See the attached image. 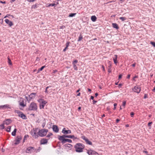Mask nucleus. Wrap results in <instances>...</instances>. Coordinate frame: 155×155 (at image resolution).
<instances>
[{
	"label": "nucleus",
	"mask_w": 155,
	"mask_h": 155,
	"mask_svg": "<svg viewBox=\"0 0 155 155\" xmlns=\"http://www.w3.org/2000/svg\"><path fill=\"white\" fill-rule=\"evenodd\" d=\"M84 147V145L83 144L80 143H77L74 146V148L75 149L76 151L78 153L82 152Z\"/></svg>",
	"instance_id": "1"
},
{
	"label": "nucleus",
	"mask_w": 155,
	"mask_h": 155,
	"mask_svg": "<svg viewBox=\"0 0 155 155\" xmlns=\"http://www.w3.org/2000/svg\"><path fill=\"white\" fill-rule=\"evenodd\" d=\"M25 152L27 153H31L35 152L37 153L39 152V149H37L33 147H29L27 148Z\"/></svg>",
	"instance_id": "2"
},
{
	"label": "nucleus",
	"mask_w": 155,
	"mask_h": 155,
	"mask_svg": "<svg viewBox=\"0 0 155 155\" xmlns=\"http://www.w3.org/2000/svg\"><path fill=\"white\" fill-rule=\"evenodd\" d=\"M63 136V135H58V140L61 141V142L63 144L65 143L66 142H68L70 143L72 142V140H71L65 139V137H64Z\"/></svg>",
	"instance_id": "3"
},
{
	"label": "nucleus",
	"mask_w": 155,
	"mask_h": 155,
	"mask_svg": "<svg viewBox=\"0 0 155 155\" xmlns=\"http://www.w3.org/2000/svg\"><path fill=\"white\" fill-rule=\"evenodd\" d=\"M38 109L37 104L34 102H31L29 105L28 110H36Z\"/></svg>",
	"instance_id": "4"
},
{
	"label": "nucleus",
	"mask_w": 155,
	"mask_h": 155,
	"mask_svg": "<svg viewBox=\"0 0 155 155\" xmlns=\"http://www.w3.org/2000/svg\"><path fill=\"white\" fill-rule=\"evenodd\" d=\"M38 101L40 103L39 107L40 109H43L45 104L47 103V102L46 101H45L42 99H40Z\"/></svg>",
	"instance_id": "5"
},
{
	"label": "nucleus",
	"mask_w": 155,
	"mask_h": 155,
	"mask_svg": "<svg viewBox=\"0 0 155 155\" xmlns=\"http://www.w3.org/2000/svg\"><path fill=\"white\" fill-rule=\"evenodd\" d=\"M48 131V130L47 129H42L40 130L38 132L39 136L41 137H44L46 135Z\"/></svg>",
	"instance_id": "6"
},
{
	"label": "nucleus",
	"mask_w": 155,
	"mask_h": 155,
	"mask_svg": "<svg viewBox=\"0 0 155 155\" xmlns=\"http://www.w3.org/2000/svg\"><path fill=\"white\" fill-rule=\"evenodd\" d=\"M36 93H32L29 96V98L28 97L26 96L25 98L28 102H30L32 99H34L35 97Z\"/></svg>",
	"instance_id": "7"
},
{
	"label": "nucleus",
	"mask_w": 155,
	"mask_h": 155,
	"mask_svg": "<svg viewBox=\"0 0 155 155\" xmlns=\"http://www.w3.org/2000/svg\"><path fill=\"white\" fill-rule=\"evenodd\" d=\"M31 134L32 135V137L35 138H37L38 136V133H37V130L36 129H33L31 132Z\"/></svg>",
	"instance_id": "8"
},
{
	"label": "nucleus",
	"mask_w": 155,
	"mask_h": 155,
	"mask_svg": "<svg viewBox=\"0 0 155 155\" xmlns=\"http://www.w3.org/2000/svg\"><path fill=\"white\" fill-rule=\"evenodd\" d=\"M132 90L134 92L139 94L141 91V87L140 86L136 85L132 88Z\"/></svg>",
	"instance_id": "9"
},
{
	"label": "nucleus",
	"mask_w": 155,
	"mask_h": 155,
	"mask_svg": "<svg viewBox=\"0 0 155 155\" xmlns=\"http://www.w3.org/2000/svg\"><path fill=\"white\" fill-rule=\"evenodd\" d=\"M87 153L89 155H99L97 152L91 149L87 150Z\"/></svg>",
	"instance_id": "10"
},
{
	"label": "nucleus",
	"mask_w": 155,
	"mask_h": 155,
	"mask_svg": "<svg viewBox=\"0 0 155 155\" xmlns=\"http://www.w3.org/2000/svg\"><path fill=\"white\" fill-rule=\"evenodd\" d=\"M20 106L22 107H24L26 106V103H24V100L22 98H21L20 101L18 102Z\"/></svg>",
	"instance_id": "11"
},
{
	"label": "nucleus",
	"mask_w": 155,
	"mask_h": 155,
	"mask_svg": "<svg viewBox=\"0 0 155 155\" xmlns=\"http://www.w3.org/2000/svg\"><path fill=\"white\" fill-rule=\"evenodd\" d=\"M22 137L21 136H17L15 140V144L17 145L18 144L20 143V140H21Z\"/></svg>",
	"instance_id": "12"
},
{
	"label": "nucleus",
	"mask_w": 155,
	"mask_h": 155,
	"mask_svg": "<svg viewBox=\"0 0 155 155\" xmlns=\"http://www.w3.org/2000/svg\"><path fill=\"white\" fill-rule=\"evenodd\" d=\"M81 138L85 141L87 144L90 145H92V142L90 141L87 138L85 137V136H82Z\"/></svg>",
	"instance_id": "13"
},
{
	"label": "nucleus",
	"mask_w": 155,
	"mask_h": 155,
	"mask_svg": "<svg viewBox=\"0 0 155 155\" xmlns=\"http://www.w3.org/2000/svg\"><path fill=\"white\" fill-rule=\"evenodd\" d=\"M10 106L8 104H6L4 105L0 106V109H10Z\"/></svg>",
	"instance_id": "14"
},
{
	"label": "nucleus",
	"mask_w": 155,
	"mask_h": 155,
	"mask_svg": "<svg viewBox=\"0 0 155 155\" xmlns=\"http://www.w3.org/2000/svg\"><path fill=\"white\" fill-rule=\"evenodd\" d=\"M15 112L16 114V115L18 116H25L22 112L19 110H15Z\"/></svg>",
	"instance_id": "15"
},
{
	"label": "nucleus",
	"mask_w": 155,
	"mask_h": 155,
	"mask_svg": "<svg viewBox=\"0 0 155 155\" xmlns=\"http://www.w3.org/2000/svg\"><path fill=\"white\" fill-rule=\"evenodd\" d=\"M12 122V120L10 119H6L3 121L5 124L8 125L11 123Z\"/></svg>",
	"instance_id": "16"
},
{
	"label": "nucleus",
	"mask_w": 155,
	"mask_h": 155,
	"mask_svg": "<svg viewBox=\"0 0 155 155\" xmlns=\"http://www.w3.org/2000/svg\"><path fill=\"white\" fill-rule=\"evenodd\" d=\"M62 133L64 134H71V130H66L65 128H64L62 131Z\"/></svg>",
	"instance_id": "17"
},
{
	"label": "nucleus",
	"mask_w": 155,
	"mask_h": 155,
	"mask_svg": "<svg viewBox=\"0 0 155 155\" xmlns=\"http://www.w3.org/2000/svg\"><path fill=\"white\" fill-rule=\"evenodd\" d=\"M48 140L45 138L42 139L40 140V144H45L48 143Z\"/></svg>",
	"instance_id": "18"
},
{
	"label": "nucleus",
	"mask_w": 155,
	"mask_h": 155,
	"mask_svg": "<svg viewBox=\"0 0 155 155\" xmlns=\"http://www.w3.org/2000/svg\"><path fill=\"white\" fill-rule=\"evenodd\" d=\"M63 135L64 136V137L71 138H73L74 140L77 139V137H75L73 135Z\"/></svg>",
	"instance_id": "19"
},
{
	"label": "nucleus",
	"mask_w": 155,
	"mask_h": 155,
	"mask_svg": "<svg viewBox=\"0 0 155 155\" xmlns=\"http://www.w3.org/2000/svg\"><path fill=\"white\" fill-rule=\"evenodd\" d=\"M5 22L8 24L10 27H11L13 25V24L11 21H10L8 19H6L5 20Z\"/></svg>",
	"instance_id": "20"
},
{
	"label": "nucleus",
	"mask_w": 155,
	"mask_h": 155,
	"mask_svg": "<svg viewBox=\"0 0 155 155\" xmlns=\"http://www.w3.org/2000/svg\"><path fill=\"white\" fill-rule=\"evenodd\" d=\"M53 130L55 132L57 133L59 131V128L58 126L53 125L52 127Z\"/></svg>",
	"instance_id": "21"
},
{
	"label": "nucleus",
	"mask_w": 155,
	"mask_h": 155,
	"mask_svg": "<svg viewBox=\"0 0 155 155\" xmlns=\"http://www.w3.org/2000/svg\"><path fill=\"white\" fill-rule=\"evenodd\" d=\"M117 55H114V57L113 58V61L114 63L116 64L117 63Z\"/></svg>",
	"instance_id": "22"
},
{
	"label": "nucleus",
	"mask_w": 155,
	"mask_h": 155,
	"mask_svg": "<svg viewBox=\"0 0 155 155\" xmlns=\"http://www.w3.org/2000/svg\"><path fill=\"white\" fill-rule=\"evenodd\" d=\"M112 25L114 28H116V29H118L119 28V27L117 24L116 23H113Z\"/></svg>",
	"instance_id": "23"
},
{
	"label": "nucleus",
	"mask_w": 155,
	"mask_h": 155,
	"mask_svg": "<svg viewBox=\"0 0 155 155\" xmlns=\"http://www.w3.org/2000/svg\"><path fill=\"white\" fill-rule=\"evenodd\" d=\"M91 19L94 22L96 20L97 18L95 15H93L91 17Z\"/></svg>",
	"instance_id": "24"
},
{
	"label": "nucleus",
	"mask_w": 155,
	"mask_h": 155,
	"mask_svg": "<svg viewBox=\"0 0 155 155\" xmlns=\"http://www.w3.org/2000/svg\"><path fill=\"white\" fill-rule=\"evenodd\" d=\"M55 5V3L47 4H46V6L47 7H49L51 6H53Z\"/></svg>",
	"instance_id": "25"
},
{
	"label": "nucleus",
	"mask_w": 155,
	"mask_h": 155,
	"mask_svg": "<svg viewBox=\"0 0 155 155\" xmlns=\"http://www.w3.org/2000/svg\"><path fill=\"white\" fill-rule=\"evenodd\" d=\"M17 131L16 129L15 128L14 129V131L12 132V135L13 136H15L16 135V133Z\"/></svg>",
	"instance_id": "26"
},
{
	"label": "nucleus",
	"mask_w": 155,
	"mask_h": 155,
	"mask_svg": "<svg viewBox=\"0 0 155 155\" xmlns=\"http://www.w3.org/2000/svg\"><path fill=\"white\" fill-rule=\"evenodd\" d=\"M4 125L5 124L3 122L2 124L0 125V129L3 130L5 128Z\"/></svg>",
	"instance_id": "27"
},
{
	"label": "nucleus",
	"mask_w": 155,
	"mask_h": 155,
	"mask_svg": "<svg viewBox=\"0 0 155 155\" xmlns=\"http://www.w3.org/2000/svg\"><path fill=\"white\" fill-rule=\"evenodd\" d=\"M38 6V5L36 4L33 5H32L31 7V8L32 9H35L37 8Z\"/></svg>",
	"instance_id": "28"
},
{
	"label": "nucleus",
	"mask_w": 155,
	"mask_h": 155,
	"mask_svg": "<svg viewBox=\"0 0 155 155\" xmlns=\"http://www.w3.org/2000/svg\"><path fill=\"white\" fill-rule=\"evenodd\" d=\"M83 36L81 34L79 37L78 39V41H79L82 40V39H83Z\"/></svg>",
	"instance_id": "29"
},
{
	"label": "nucleus",
	"mask_w": 155,
	"mask_h": 155,
	"mask_svg": "<svg viewBox=\"0 0 155 155\" xmlns=\"http://www.w3.org/2000/svg\"><path fill=\"white\" fill-rule=\"evenodd\" d=\"M11 127L10 126L8 127L6 130V131L8 132H10L11 131Z\"/></svg>",
	"instance_id": "30"
},
{
	"label": "nucleus",
	"mask_w": 155,
	"mask_h": 155,
	"mask_svg": "<svg viewBox=\"0 0 155 155\" xmlns=\"http://www.w3.org/2000/svg\"><path fill=\"white\" fill-rule=\"evenodd\" d=\"M45 67V66H42L41 68L39 69L38 70V72H39L40 71H42Z\"/></svg>",
	"instance_id": "31"
},
{
	"label": "nucleus",
	"mask_w": 155,
	"mask_h": 155,
	"mask_svg": "<svg viewBox=\"0 0 155 155\" xmlns=\"http://www.w3.org/2000/svg\"><path fill=\"white\" fill-rule=\"evenodd\" d=\"M8 62L9 64L10 65H12V64L11 61V60L9 58V57H8Z\"/></svg>",
	"instance_id": "32"
},
{
	"label": "nucleus",
	"mask_w": 155,
	"mask_h": 155,
	"mask_svg": "<svg viewBox=\"0 0 155 155\" xmlns=\"http://www.w3.org/2000/svg\"><path fill=\"white\" fill-rule=\"evenodd\" d=\"M126 101H123L122 102V106L123 107H124V108L125 107V106L126 104Z\"/></svg>",
	"instance_id": "33"
},
{
	"label": "nucleus",
	"mask_w": 155,
	"mask_h": 155,
	"mask_svg": "<svg viewBox=\"0 0 155 155\" xmlns=\"http://www.w3.org/2000/svg\"><path fill=\"white\" fill-rule=\"evenodd\" d=\"M73 68L76 71H77L78 70V67L76 66V65L75 64H73Z\"/></svg>",
	"instance_id": "34"
},
{
	"label": "nucleus",
	"mask_w": 155,
	"mask_h": 155,
	"mask_svg": "<svg viewBox=\"0 0 155 155\" xmlns=\"http://www.w3.org/2000/svg\"><path fill=\"white\" fill-rule=\"evenodd\" d=\"M29 137V136L28 135H25L23 140V142H25V140L27 139V138Z\"/></svg>",
	"instance_id": "35"
},
{
	"label": "nucleus",
	"mask_w": 155,
	"mask_h": 155,
	"mask_svg": "<svg viewBox=\"0 0 155 155\" xmlns=\"http://www.w3.org/2000/svg\"><path fill=\"white\" fill-rule=\"evenodd\" d=\"M76 13H71L69 14V17H72L76 15Z\"/></svg>",
	"instance_id": "36"
},
{
	"label": "nucleus",
	"mask_w": 155,
	"mask_h": 155,
	"mask_svg": "<svg viewBox=\"0 0 155 155\" xmlns=\"http://www.w3.org/2000/svg\"><path fill=\"white\" fill-rule=\"evenodd\" d=\"M119 19L121 20L122 21H124L126 20V18L125 17H120Z\"/></svg>",
	"instance_id": "37"
},
{
	"label": "nucleus",
	"mask_w": 155,
	"mask_h": 155,
	"mask_svg": "<svg viewBox=\"0 0 155 155\" xmlns=\"http://www.w3.org/2000/svg\"><path fill=\"white\" fill-rule=\"evenodd\" d=\"M78 62V61L77 60H75L74 61L72 62L73 64H77Z\"/></svg>",
	"instance_id": "38"
},
{
	"label": "nucleus",
	"mask_w": 155,
	"mask_h": 155,
	"mask_svg": "<svg viewBox=\"0 0 155 155\" xmlns=\"http://www.w3.org/2000/svg\"><path fill=\"white\" fill-rule=\"evenodd\" d=\"M150 43L153 45L154 47H155V42L151 41Z\"/></svg>",
	"instance_id": "39"
},
{
	"label": "nucleus",
	"mask_w": 155,
	"mask_h": 155,
	"mask_svg": "<svg viewBox=\"0 0 155 155\" xmlns=\"http://www.w3.org/2000/svg\"><path fill=\"white\" fill-rule=\"evenodd\" d=\"M53 134L51 133H50L47 136V137H50L51 135H52Z\"/></svg>",
	"instance_id": "40"
},
{
	"label": "nucleus",
	"mask_w": 155,
	"mask_h": 155,
	"mask_svg": "<svg viewBox=\"0 0 155 155\" xmlns=\"http://www.w3.org/2000/svg\"><path fill=\"white\" fill-rule=\"evenodd\" d=\"M70 43L69 42H67L66 44V46L67 48H68V47Z\"/></svg>",
	"instance_id": "41"
},
{
	"label": "nucleus",
	"mask_w": 155,
	"mask_h": 155,
	"mask_svg": "<svg viewBox=\"0 0 155 155\" xmlns=\"http://www.w3.org/2000/svg\"><path fill=\"white\" fill-rule=\"evenodd\" d=\"M48 87H47L46 88V90H45V92L47 94H48L49 93V92L47 90V89L48 88Z\"/></svg>",
	"instance_id": "42"
},
{
	"label": "nucleus",
	"mask_w": 155,
	"mask_h": 155,
	"mask_svg": "<svg viewBox=\"0 0 155 155\" xmlns=\"http://www.w3.org/2000/svg\"><path fill=\"white\" fill-rule=\"evenodd\" d=\"M27 1L29 2H33L36 1V0H27Z\"/></svg>",
	"instance_id": "43"
},
{
	"label": "nucleus",
	"mask_w": 155,
	"mask_h": 155,
	"mask_svg": "<svg viewBox=\"0 0 155 155\" xmlns=\"http://www.w3.org/2000/svg\"><path fill=\"white\" fill-rule=\"evenodd\" d=\"M143 152V153H146L147 155H150L149 154H148V152L146 150H144Z\"/></svg>",
	"instance_id": "44"
},
{
	"label": "nucleus",
	"mask_w": 155,
	"mask_h": 155,
	"mask_svg": "<svg viewBox=\"0 0 155 155\" xmlns=\"http://www.w3.org/2000/svg\"><path fill=\"white\" fill-rule=\"evenodd\" d=\"M152 124V122H150L149 123H148V127H151V124Z\"/></svg>",
	"instance_id": "45"
},
{
	"label": "nucleus",
	"mask_w": 155,
	"mask_h": 155,
	"mask_svg": "<svg viewBox=\"0 0 155 155\" xmlns=\"http://www.w3.org/2000/svg\"><path fill=\"white\" fill-rule=\"evenodd\" d=\"M57 72V70H53V71L52 73L53 74H54L56 72Z\"/></svg>",
	"instance_id": "46"
},
{
	"label": "nucleus",
	"mask_w": 155,
	"mask_h": 155,
	"mask_svg": "<svg viewBox=\"0 0 155 155\" xmlns=\"http://www.w3.org/2000/svg\"><path fill=\"white\" fill-rule=\"evenodd\" d=\"M114 110H115L116 109V106H117V104L116 103H114Z\"/></svg>",
	"instance_id": "47"
},
{
	"label": "nucleus",
	"mask_w": 155,
	"mask_h": 155,
	"mask_svg": "<svg viewBox=\"0 0 155 155\" xmlns=\"http://www.w3.org/2000/svg\"><path fill=\"white\" fill-rule=\"evenodd\" d=\"M102 68L103 71H105V70L104 66V65H102Z\"/></svg>",
	"instance_id": "48"
},
{
	"label": "nucleus",
	"mask_w": 155,
	"mask_h": 155,
	"mask_svg": "<svg viewBox=\"0 0 155 155\" xmlns=\"http://www.w3.org/2000/svg\"><path fill=\"white\" fill-rule=\"evenodd\" d=\"M21 117L22 119L26 120L27 119V117Z\"/></svg>",
	"instance_id": "49"
},
{
	"label": "nucleus",
	"mask_w": 155,
	"mask_h": 155,
	"mask_svg": "<svg viewBox=\"0 0 155 155\" xmlns=\"http://www.w3.org/2000/svg\"><path fill=\"white\" fill-rule=\"evenodd\" d=\"M130 115L131 116H133L134 115V113L133 112H131Z\"/></svg>",
	"instance_id": "50"
},
{
	"label": "nucleus",
	"mask_w": 155,
	"mask_h": 155,
	"mask_svg": "<svg viewBox=\"0 0 155 155\" xmlns=\"http://www.w3.org/2000/svg\"><path fill=\"white\" fill-rule=\"evenodd\" d=\"M0 3H1L5 4L6 2L5 1L3 2L2 1L0 0Z\"/></svg>",
	"instance_id": "51"
},
{
	"label": "nucleus",
	"mask_w": 155,
	"mask_h": 155,
	"mask_svg": "<svg viewBox=\"0 0 155 155\" xmlns=\"http://www.w3.org/2000/svg\"><path fill=\"white\" fill-rule=\"evenodd\" d=\"M10 15H9V14H7L4 17V18H6L7 17H8Z\"/></svg>",
	"instance_id": "52"
},
{
	"label": "nucleus",
	"mask_w": 155,
	"mask_h": 155,
	"mask_svg": "<svg viewBox=\"0 0 155 155\" xmlns=\"http://www.w3.org/2000/svg\"><path fill=\"white\" fill-rule=\"evenodd\" d=\"M130 74H128L127 76V78L128 79H129L130 78Z\"/></svg>",
	"instance_id": "53"
},
{
	"label": "nucleus",
	"mask_w": 155,
	"mask_h": 155,
	"mask_svg": "<svg viewBox=\"0 0 155 155\" xmlns=\"http://www.w3.org/2000/svg\"><path fill=\"white\" fill-rule=\"evenodd\" d=\"M122 74L120 75L119 76V79L121 78H122Z\"/></svg>",
	"instance_id": "54"
},
{
	"label": "nucleus",
	"mask_w": 155,
	"mask_h": 155,
	"mask_svg": "<svg viewBox=\"0 0 155 155\" xmlns=\"http://www.w3.org/2000/svg\"><path fill=\"white\" fill-rule=\"evenodd\" d=\"M119 121H120V120L119 119H117L116 120V123H118V122H119Z\"/></svg>",
	"instance_id": "55"
},
{
	"label": "nucleus",
	"mask_w": 155,
	"mask_h": 155,
	"mask_svg": "<svg viewBox=\"0 0 155 155\" xmlns=\"http://www.w3.org/2000/svg\"><path fill=\"white\" fill-rule=\"evenodd\" d=\"M97 102V101L94 100L93 101V104H94Z\"/></svg>",
	"instance_id": "56"
},
{
	"label": "nucleus",
	"mask_w": 155,
	"mask_h": 155,
	"mask_svg": "<svg viewBox=\"0 0 155 155\" xmlns=\"http://www.w3.org/2000/svg\"><path fill=\"white\" fill-rule=\"evenodd\" d=\"M68 49V48H67L66 47L63 50V51H65L67 49Z\"/></svg>",
	"instance_id": "57"
},
{
	"label": "nucleus",
	"mask_w": 155,
	"mask_h": 155,
	"mask_svg": "<svg viewBox=\"0 0 155 155\" xmlns=\"http://www.w3.org/2000/svg\"><path fill=\"white\" fill-rule=\"evenodd\" d=\"M135 65H136V63H134V64H132V67H135Z\"/></svg>",
	"instance_id": "58"
},
{
	"label": "nucleus",
	"mask_w": 155,
	"mask_h": 155,
	"mask_svg": "<svg viewBox=\"0 0 155 155\" xmlns=\"http://www.w3.org/2000/svg\"><path fill=\"white\" fill-rule=\"evenodd\" d=\"M81 107H78V110H79V111H80L81 110Z\"/></svg>",
	"instance_id": "59"
},
{
	"label": "nucleus",
	"mask_w": 155,
	"mask_h": 155,
	"mask_svg": "<svg viewBox=\"0 0 155 155\" xmlns=\"http://www.w3.org/2000/svg\"><path fill=\"white\" fill-rule=\"evenodd\" d=\"M129 125L128 124H126L125 125V127H129Z\"/></svg>",
	"instance_id": "60"
},
{
	"label": "nucleus",
	"mask_w": 155,
	"mask_h": 155,
	"mask_svg": "<svg viewBox=\"0 0 155 155\" xmlns=\"http://www.w3.org/2000/svg\"><path fill=\"white\" fill-rule=\"evenodd\" d=\"M16 0H10L11 2L12 3L15 1Z\"/></svg>",
	"instance_id": "61"
},
{
	"label": "nucleus",
	"mask_w": 155,
	"mask_h": 155,
	"mask_svg": "<svg viewBox=\"0 0 155 155\" xmlns=\"http://www.w3.org/2000/svg\"><path fill=\"white\" fill-rule=\"evenodd\" d=\"M153 92H155V86L154 87L153 89L152 90Z\"/></svg>",
	"instance_id": "62"
},
{
	"label": "nucleus",
	"mask_w": 155,
	"mask_h": 155,
	"mask_svg": "<svg viewBox=\"0 0 155 155\" xmlns=\"http://www.w3.org/2000/svg\"><path fill=\"white\" fill-rule=\"evenodd\" d=\"M88 91L90 92V93L91 92V90L90 89H89V88H88Z\"/></svg>",
	"instance_id": "63"
},
{
	"label": "nucleus",
	"mask_w": 155,
	"mask_h": 155,
	"mask_svg": "<svg viewBox=\"0 0 155 155\" xmlns=\"http://www.w3.org/2000/svg\"><path fill=\"white\" fill-rule=\"evenodd\" d=\"M80 95H81V93H79L77 94V96H80Z\"/></svg>",
	"instance_id": "64"
}]
</instances>
